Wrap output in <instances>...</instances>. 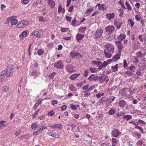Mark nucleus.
I'll use <instances>...</instances> for the list:
<instances>
[{
	"mask_svg": "<svg viewBox=\"0 0 146 146\" xmlns=\"http://www.w3.org/2000/svg\"><path fill=\"white\" fill-rule=\"evenodd\" d=\"M106 49L104 50L105 56L108 58L111 57L112 54L114 52L115 47L113 45L110 44H107L105 45Z\"/></svg>",
	"mask_w": 146,
	"mask_h": 146,
	"instance_id": "nucleus-1",
	"label": "nucleus"
},
{
	"mask_svg": "<svg viewBox=\"0 0 146 146\" xmlns=\"http://www.w3.org/2000/svg\"><path fill=\"white\" fill-rule=\"evenodd\" d=\"M6 72L7 77L11 76L13 72V66L11 65H9L5 70H4Z\"/></svg>",
	"mask_w": 146,
	"mask_h": 146,
	"instance_id": "nucleus-2",
	"label": "nucleus"
},
{
	"mask_svg": "<svg viewBox=\"0 0 146 146\" xmlns=\"http://www.w3.org/2000/svg\"><path fill=\"white\" fill-rule=\"evenodd\" d=\"M70 55L71 57L74 59H78L81 58L82 56L78 52H75L74 50L70 52Z\"/></svg>",
	"mask_w": 146,
	"mask_h": 146,
	"instance_id": "nucleus-3",
	"label": "nucleus"
},
{
	"mask_svg": "<svg viewBox=\"0 0 146 146\" xmlns=\"http://www.w3.org/2000/svg\"><path fill=\"white\" fill-rule=\"evenodd\" d=\"M29 24L28 22L25 20H23L20 22L17 25L18 28H22L27 26Z\"/></svg>",
	"mask_w": 146,
	"mask_h": 146,
	"instance_id": "nucleus-4",
	"label": "nucleus"
},
{
	"mask_svg": "<svg viewBox=\"0 0 146 146\" xmlns=\"http://www.w3.org/2000/svg\"><path fill=\"white\" fill-rule=\"evenodd\" d=\"M105 30L108 34L110 35L114 31L115 28L113 26L110 25L106 27Z\"/></svg>",
	"mask_w": 146,
	"mask_h": 146,
	"instance_id": "nucleus-5",
	"label": "nucleus"
},
{
	"mask_svg": "<svg viewBox=\"0 0 146 146\" xmlns=\"http://www.w3.org/2000/svg\"><path fill=\"white\" fill-rule=\"evenodd\" d=\"M122 23H123L120 19H117L114 20L113 24L117 29H119L120 28Z\"/></svg>",
	"mask_w": 146,
	"mask_h": 146,
	"instance_id": "nucleus-6",
	"label": "nucleus"
},
{
	"mask_svg": "<svg viewBox=\"0 0 146 146\" xmlns=\"http://www.w3.org/2000/svg\"><path fill=\"white\" fill-rule=\"evenodd\" d=\"M98 79V76L94 74H91L88 78L90 82L93 81L96 82Z\"/></svg>",
	"mask_w": 146,
	"mask_h": 146,
	"instance_id": "nucleus-7",
	"label": "nucleus"
},
{
	"mask_svg": "<svg viewBox=\"0 0 146 146\" xmlns=\"http://www.w3.org/2000/svg\"><path fill=\"white\" fill-rule=\"evenodd\" d=\"M115 44L118 50V52H121L123 48V44L122 43L119 41H115Z\"/></svg>",
	"mask_w": 146,
	"mask_h": 146,
	"instance_id": "nucleus-8",
	"label": "nucleus"
},
{
	"mask_svg": "<svg viewBox=\"0 0 146 146\" xmlns=\"http://www.w3.org/2000/svg\"><path fill=\"white\" fill-rule=\"evenodd\" d=\"M54 66V67L57 68L62 69L64 66L62 63V61L60 60H59L57 62L55 63Z\"/></svg>",
	"mask_w": 146,
	"mask_h": 146,
	"instance_id": "nucleus-9",
	"label": "nucleus"
},
{
	"mask_svg": "<svg viewBox=\"0 0 146 146\" xmlns=\"http://www.w3.org/2000/svg\"><path fill=\"white\" fill-rule=\"evenodd\" d=\"M103 33V30L101 29H98L95 33L94 35L95 38H98L102 35Z\"/></svg>",
	"mask_w": 146,
	"mask_h": 146,
	"instance_id": "nucleus-10",
	"label": "nucleus"
},
{
	"mask_svg": "<svg viewBox=\"0 0 146 146\" xmlns=\"http://www.w3.org/2000/svg\"><path fill=\"white\" fill-rule=\"evenodd\" d=\"M115 16V14L113 13H107L106 15V19L109 21H110L111 19H113Z\"/></svg>",
	"mask_w": 146,
	"mask_h": 146,
	"instance_id": "nucleus-11",
	"label": "nucleus"
},
{
	"mask_svg": "<svg viewBox=\"0 0 146 146\" xmlns=\"http://www.w3.org/2000/svg\"><path fill=\"white\" fill-rule=\"evenodd\" d=\"M50 127L52 129H56L59 130H61L63 128L62 125L60 124H55L53 125L50 126Z\"/></svg>",
	"mask_w": 146,
	"mask_h": 146,
	"instance_id": "nucleus-12",
	"label": "nucleus"
},
{
	"mask_svg": "<svg viewBox=\"0 0 146 146\" xmlns=\"http://www.w3.org/2000/svg\"><path fill=\"white\" fill-rule=\"evenodd\" d=\"M48 3V5L51 8L55 7L56 5L55 2L53 0H46Z\"/></svg>",
	"mask_w": 146,
	"mask_h": 146,
	"instance_id": "nucleus-13",
	"label": "nucleus"
},
{
	"mask_svg": "<svg viewBox=\"0 0 146 146\" xmlns=\"http://www.w3.org/2000/svg\"><path fill=\"white\" fill-rule=\"evenodd\" d=\"M47 134L49 135L52 136V137L56 138H58L59 137V135H58L57 133L53 132L48 131V133Z\"/></svg>",
	"mask_w": 146,
	"mask_h": 146,
	"instance_id": "nucleus-14",
	"label": "nucleus"
},
{
	"mask_svg": "<svg viewBox=\"0 0 146 146\" xmlns=\"http://www.w3.org/2000/svg\"><path fill=\"white\" fill-rule=\"evenodd\" d=\"M111 134L113 136L117 137L120 135L121 133L119 132L117 129H115L112 132Z\"/></svg>",
	"mask_w": 146,
	"mask_h": 146,
	"instance_id": "nucleus-15",
	"label": "nucleus"
},
{
	"mask_svg": "<svg viewBox=\"0 0 146 146\" xmlns=\"http://www.w3.org/2000/svg\"><path fill=\"white\" fill-rule=\"evenodd\" d=\"M84 35L78 33L76 36V39L78 42L80 41L84 37Z\"/></svg>",
	"mask_w": 146,
	"mask_h": 146,
	"instance_id": "nucleus-16",
	"label": "nucleus"
},
{
	"mask_svg": "<svg viewBox=\"0 0 146 146\" xmlns=\"http://www.w3.org/2000/svg\"><path fill=\"white\" fill-rule=\"evenodd\" d=\"M136 55L137 58L140 59H141L145 55V54H143V52L141 51L136 52Z\"/></svg>",
	"mask_w": 146,
	"mask_h": 146,
	"instance_id": "nucleus-17",
	"label": "nucleus"
},
{
	"mask_svg": "<svg viewBox=\"0 0 146 146\" xmlns=\"http://www.w3.org/2000/svg\"><path fill=\"white\" fill-rule=\"evenodd\" d=\"M121 53L118 52V53L115 55L112 58L113 62H115L120 58Z\"/></svg>",
	"mask_w": 146,
	"mask_h": 146,
	"instance_id": "nucleus-18",
	"label": "nucleus"
},
{
	"mask_svg": "<svg viewBox=\"0 0 146 146\" xmlns=\"http://www.w3.org/2000/svg\"><path fill=\"white\" fill-rule=\"evenodd\" d=\"M98 7V9L100 10H103L106 9V5L104 4H98L96 5V7Z\"/></svg>",
	"mask_w": 146,
	"mask_h": 146,
	"instance_id": "nucleus-19",
	"label": "nucleus"
},
{
	"mask_svg": "<svg viewBox=\"0 0 146 146\" xmlns=\"http://www.w3.org/2000/svg\"><path fill=\"white\" fill-rule=\"evenodd\" d=\"M6 76L7 77L6 72L3 70L0 74V80L1 81L3 80L5 78H5Z\"/></svg>",
	"mask_w": 146,
	"mask_h": 146,
	"instance_id": "nucleus-20",
	"label": "nucleus"
},
{
	"mask_svg": "<svg viewBox=\"0 0 146 146\" xmlns=\"http://www.w3.org/2000/svg\"><path fill=\"white\" fill-rule=\"evenodd\" d=\"M31 35L33 36L39 37L41 36L42 35V34L38 31H34L32 33Z\"/></svg>",
	"mask_w": 146,
	"mask_h": 146,
	"instance_id": "nucleus-21",
	"label": "nucleus"
},
{
	"mask_svg": "<svg viewBox=\"0 0 146 146\" xmlns=\"http://www.w3.org/2000/svg\"><path fill=\"white\" fill-rule=\"evenodd\" d=\"M65 12V9L62 7L61 4H59L58 7V12L59 13H64Z\"/></svg>",
	"mask_w": 146,
	"mask_h": 146,
	"instance_id": "nucleus-22",
	"label": "nucleus"
},
{
	"mask_svg": "<svg viewBox=\"0 0 146 146\" xmlns=\"http://www.w3.org/2000/svg\"><path fill=\"white\" fill-rule=\"evenodd\" d=\"M27 30H25L23 31L19 35V37L21 38H23V37H26L27 35V33L28 32Z\"/></svg>",
	"mask_w": 146,
	"mask_h": 146,
	"instance_id": "nucleus-23",
	"label": "nucleus"
},
{
	"mask_svg": "<svg viewBox=\"0 0 146 146\" xmlns=\"http://www.w3.org/2000/svg\"><path fill=\"white\" fill-rule=\"evenodd\" d=\"M109 62H107L106 61H104L99 67L98 69L99 70H101L103 68L107 66Z\"/></svg>",
	"mask_w": 146,
	"mask_h": 146,
	"instance_id": "nucleus-24",
	"label": "nucleus"
},
{
	"mask_svg": "<svg viewBox=\"0 0 146 146\" xmlns=\"http://www.w3.org/2000/svg\"><path fill=\"white\" fill-rule=\"evenodd\" d=\"M80 74L79 73H76L71 75L70 77V78L72 80H74Z\"/></svg>",
	"mask_w": 146,
	"mask_h": 146,
	"instance_id": "nucleus-25",
	"label": "nucleus"
},
{
	"mask_svg": "<svg viewBox=\"0 0 146 146\" xmlns=\"http://www.w3.org/2000/svg\"><path fill=\"white\" fill-rule=\"evenodd\" d=\"M119 104L120 107L123 108L125 107L126 104V102L124 100H121L119 102Z\"/></svg>",
	"mask_w": 146,
	"mask_h": 146,
	"instance_id": "nucleus-26",
	"label": "nucleus"
},
{
	"mask_svg": "<svg viewBox=\"0 0 146 146\" xmlns=\"http://www.w3.org/2000/svg\"><path fill=\"white\" fill-rule=\"evenodd\" d=\"M42 100L40 99H38L37 100V102L36 103L33 107L34 109H35L38 106L39 104L41 103Z\"/></svg>",
	"mask_w": 146,
	"mask_h": 146,
	"instance_id": "nucleus-27",
	"label": "nucleus"
},
{
	"mask_svg": "<svg viewBox=\"0 0 146 146\" xmlns=\"http://www.w3.org/2000/svg\"><path fill=\"white\" fill-rule=\"evenodd\" d=\"M125 5L127 7V9L129 10L130 11L132 9V7L130 4L129 3L126 1L125 3Z\"/></svg>",
	"mask_w": 146,
	"mask_h": 146,
	"instance_id": "nucleus-28",
	"label": "nucleus"
},
{
	"mask_svg": "<svg viewBox=\"0 0 146 146\" xmlns=\"http://www.w3.org/2000/svg\"><path fill=\"white\" fill-rule=\"evenodd\" d=\"M126 36L125 35L123 34H120L118 37V39L119 40L122 41L123 39H125V38Z\"/></svg>",
	"mask_w": 146,
	"mask_h": 146,
	"instance_id": "nucleus-29",
	"label": "nucleus"
},
{
	"mask_svg": "<svg viewBox=\"0 0 146 146\" xmlns=\"http://www.w3.org/2000/svg\"><path fill=\"white\" fill-rule=\"evenodd\" d=\"M92 64L94 65L98 66L102 64V62L98 61H94L92 62Z\"/></svg>",
	"mask_w": 146,
	"mask_h": 146,
	"instance_id": "nucleus-30",
	"label": "nucleus"
},
{
	"mask_svg": "<svg viewBox=\"0 0 146 146\" xmlns=\"http://www.w3.org/2000/svg\"><path fill=\"white\" fill-rule=\"evenodd\" d=\"M118 68V64H116L114 66H111V68L113 72H115L117 70Z\"/></svg>",
	"mask_w": 146,
	"mask_h": 146,
	"instance_id": "nucleus-31",
	"label": "nucleus"
},
{
	"mask_svg": "<svg viewBox=\"0 0 146 146\" xmlns=\"http://www.w3.org/2000/svg\"><path fill=\"white\" fill-rule=\"evenodd\" d=\"M86 27H80V28L78 29V31L79 32L84 33L86 29Z\"/></svg>",
	"mask_w": 146,
	"mask_h": 146,
	"instance_id": "nucleus-32",
	"label": "nucleus"
},
{
	"mask_svg": "<svg viewBox=\"0 0 146 146\" xmlns=\"http://www.w3.org/2000/svg\"><path fill=\"white\" fill-rule=\"evenodd\" d=\"M93 9L92 8H90L89 9H87L85 13L86 15L87 16L91 12L93 11Z\"/></svg>",
	"mask_w": 146,
	"mask_h": 146,
	"instance_id": "nucleus-33",
	"label": "nucleus"
},
{
	"mask_svg": "<svg viewBox=\"0 0 146 146\" xmlns=\"http://www.w3.org/2000/svg\"><path fill=\"white\" fill-rule=\"evenodd\" d=\"M128 24L129 25H130L131 27H132L134 25V23L131 19H129L128 20Z\"/></svg>",
	"mask_w": 146,
	"mask_h": 146,
	"instance_id": "nucleus-34",
	"label": "nucleus"
},
{
	"mask_svg": "<svg viewBox=\"0 0 146 146\" xmlns=\"http://www.w3.org/2000/svg\"><path fill=\"white\" fill-rule=\"evenodd\" d=\"M9 90V88L7 86H4L2 88V92L3 93H6Z\"/></svg>",
	"mask_w": 146,
	"mask_h": 146,
	"instance_id": "nucleus-35",
	"label": "nucleus"
},
{
	"mask_svg": "<svg viewBox=\"0 0 146 146\" xmlns=\"http://www.w3.org/2000/svg\"><path fill=\"white\" fill-rule=\"evenodd\" d=\"M18 23L17 20L15 19H13H13L12 20L11 22V24L12 25H16Z\"/></svg>",
	"mask_w": 146,
	"mask_h": 146,
	"instance_id": "nucleus-36",
	"label": "nucleus"
},
{
	"mask_svg": "<svg viewBox=\"0 0 146 146\" xmlns=\"http://www.w3.org/2000/svg\"><path fill=\"white\" fill-rule=\"evenodd\" d=\"M132 118L131 116L130 115H127L124 116L123 118L127 120H128Z\"/></svg>",
	"mask_w": 146,
	"mask_h": 146,
	"instance_id": "nucleus-37",
	"label": "nucleus"
},
{
	"mask_svg": "<svg viewBox=\"0 0 146 146\" xmlns=\"http://www.w3.org/2000/svg\"><path fill=\"white\" fill-rule=\"evenodd\" d=\"M112 145V146H116L117 144L116 139L115 138H112L111 139Z\"/></svg>",
	"mask_w": 146,
	"mask_h": 146,
	"instance_id": "nucleus-38",
	"label": "nucleus"
},
{
	"mask_svg": "<svg viewBox=\"0 0 146 146\" xmlns=\"http://www.w3.org/2000/svg\"><path fill=\"white\" fill-rule=\"evenodd\" d=\"M118 11L119 12V16L120 17H122L123 16V13L124 12L123 10L122 9H119Z\"/></svg>",
	"mask_w": 146,
	"mask_h": 146,
	"instance_id": "nucleus-39",
	"label": "nucleus"
},
{
	"mask_svg": "<svg viewBox=\"0 0 146 146\" xmlns=\"http://www.w3.org/2000/svg\"><path fill=\"white\" fill-rule=\"evenodd\" d=\"M38 126V125L37 124L35 123H33L32 124L31 126V128L34 130H35L36 128Z\"/></svg>",
	"mask_w": 146,
	"mask_h": 146,
	"instance_id": "nucleus-40",
	"label": "nucleus"
},
{
	"mask_svg": "<svg viewBox=\"0 0 146 146\" xmlns=\"http://www.w3.org/2000/svg\"><path fill=\"white\" fill-rule=\"evenodd\" d=\"M89 70L92 72V73H95L97 72L98 71V70L96 68H93L92 67H90L89 68Z\"/></svg>",
	"mask_w": 146,
	"mask_h": 146,
	"instance_id": "nucleus-41",
	"label": "nucleus"
},
{
	"mask_svg": "<svg viewBox=\"0 0 146 146\" xmlns=\"http://www.w3.org/2000/svg\"><path fill=\"white\" fill-rule=\"evenodd\" d=\"M115 112V110L113 109H111L109 111V114L111 115L114 114Z\"/></svg>",
	"mask_w": 146,
	"mask_h": 146,
	"instance_id": "nucleus-42",
	"label": "nucleus"
},
{
	"mask_svg": "<svg viewBox=\"0 0 146 146\" xmlns=\"http://www.w3.org/2000/svg\"><path fill=\"white\" fill-rule=\"evenodd\" d=\"M135 128L137 129H138L140 131V132L141 133H143V129L140 127L138 126L137 125H136L135 127Z\"/></svg>",
	"mask_w": 146,
	"mask_h": 146,
	"instance_id": "nucleus-43",
	"label": "nucleus"
},
{
	"mask_svg": "<svg viewBox=\"0 0 146 146\" xmlns=\"http://www.w3.org/2000/svg\"><path fill=\"white\" fill-rule=\"evenodd\" d=\"M39 129L38 130V131H39L40 130L43 131L44 129H47L46 127H44L42 126H40L39 127Z\"/></svg>",
	"mask_w": 146,
	"mask_h": 146,
	"instance_id": "nucleus-44",
	"label": "nucleus"
},
{
	"mask_svg": "<svg viewBox=\"0 0 146 146\" xmlns=\"http://www.w3.org/2000/svg\"><path fill=\"white\" fill-rule=\"evenodd\" d=\"M55 112L53 111H50L48 112V115L49 116H52L54 114Z\"/></svg>",
	"mask_w": 146,
	"mask_h": 146,
	"instance_id": "nucleus-45",
	"label": "nucleus"
},
{
	"mask_svg": "<svg viewBox=\"0 0 146 146\" xmlns=\"http://www.w3.org/2000/svg\"><path fill=\"white\" fill-rule=\"evenodd\" d=\"M70 107L73 110H76L77 109L76 106L73 104L70 105Z\"/></svg>",
	"mask_w": 146,
	"mask_h": 146,
	"instance_id": "nucleus-46",
	"label": "nucleus"
},
{
	"mask_svg": "<svg viewBox=\"0 0 146 146\" xmlns=\"http://www.w3.org/2000/svg\"><path fill=\"white\" fill-rule=\"evenodd\" d=\"M61 31L62 33L67 32L68 31V28H62L61 29Z\"/></svg>",
	"mask_w": 146,
	"mask_h": 146,
	"instance_id": "nucleus-47",
	"label": "nucleus"
},
{
	"mask_svg": "<svg viewBox=\"0 0 146 146\" xmlns=\"http://www.w3.org/2000/svg\"><path fill=\"white\" fill-rule=\"evenodd\" d=\"M12 19L13 18L12 17H9L7 18L6 23V24H8L10 23L11 22Z\"/></svg>",
	"mask_w": 146,
	"mask_h": 146,
	"instance_id": "nucleus-48",
	"label": "nucleus"
},
{
	"mask_svg": "<svg viewBox=\"0 0 146 146\" xmlns=\"http://www.w3.org/2000/svg\"><path fill=\"white\" fill-rule=\"evenodd\" d=\"M89 73V71L87 70H86L84 71V74L83 75L85 77H87Z\"/></svg>",
	"mask_w": 146,
	"mask_h": 146,
	"instance_id": "nucleus-49",
	"label": "nucleus"
},
{
	"mask_svg": "<svg viewBox=\"0 0 146 146\" xmlns=\"http://www.w3.org/2000/svg\"><path fill=\"white\" fill-rule=\"evenodd\" d=\"M65 18L67 21L69 22H70L71 21V18L69 16H66L65 17Z\"/></svg>",
	"mask_w": 146,
	"mask_h": 146,
	"instance_id": "nucleus-50",
	"label": "nucleus"
},
{
	"mask_svg": "<svg viewBox=\"0 0 146 146\" xmlns=\"http://www.w3.org/2000/svg\"><path fill=\"white\" fill-rule=\"evenodd\" d=\"M38 54L39 55H41L43 54V52L41 49H39L37 51Z\"/></svg>",
	"mask_w": 146,
	"mask_h": 146,
	"instance_id": "nucleus-51",
	"label": "nucleus"
},
{
	"mask_svg": "<svg viewBox=\"0 0 146 146\" xmlns=\"http://www.w3.org/2000/svg\"><path fill=\"white\" fill-rule=\"evenodd\" d=\"M74 8L73 5H71L70 7L69 8L68 11L69 12H71Z\"/></svg>",
	"mask_w": 146,
	"mask_h": 146,
	"instance_id": "nucleus-52",
	"label": "nucleus"
},
{
	"mask_svg": "<svg viewBox=\"0 0 146 146\" xmlns=\"http://www.w3.org/2000/svg\"><path fill=\"white\" fill-rule=\"evenodd\" d=\"M135 18L137 21H139L140 20V18L137 15H136L135 16Z\"/></svg>",
	"mask_w": 146,
	"mask_h": 146,
	"instance_id": "nucleus-53",
	"label": "nucleus"
},
{
	"mask_svg": "<svg viewBox=\"0 0 146 146\" xmlns=\"http://www.w3.org/2000/svg\"><path fill=\"white\" fill-rule=\"evenodd\" d=\"M44 91L45 90H42L40 93V95L44 96H45L47 94L46 92H44Z\"/></svg>",
	"mask_w": 146,
	"mask_h": 146,
	"instance_id": "nucleus-54",
	"label": "nucleus"
},
{
	"mask_svg": "<svg viewBox=\"0 0 146 146\" xmlns=\"http://www.w3.org/2000/svg\"><path fill=\"white\" fill-rule=\"evenodd\" d=\"M127 65V63L126 60H124L123 61V66L124 68L126 67Z\"/></svg>",
	"mask_w": 146,
	"mask_h": 146,
	"instance_id": "nucleus-55",
	"label": "nucleus"
},
{
	"mask_svg": "<svg viewBox=\"0 0 146 146\" xmlns=\"http://www.w3.org/2000/svg\"><path fill=\"white\" fill-rule=\"evenodd\" d=\"M76 22V21L75 19L72 21L71 25L73 26H75V23Z\"/></svg>",
	"mask_w": 146,
	"mask_h": 146,
	"instance_id": "nucleus-56",
	"label": "nucleus"
},
{
	"mask_svg": "<svg viewBox=\"0 0 146 146\" xmlns=\"http://www.w3.org/2000/svg\"><path fill=\"white\" fill-rule=\"evenodd\" d=\"M56 74V73L55 72H53L52 73H51L50 75V78H53V77L55 76V74Z\"/></svg>",
	"mask_w": 146,
	"mask_h": 146,
	"instance_id": "nucleus-57",
	"label": "nucleus"
},
{
	"mask_svg": "<svg viewBox=\"0 0 146 146\" xmlns=\"http://www.w3.org/2000/svg\"><path fill=\"white\" fill-rule=\"evenodd\" d=\"M138 121L139 122L141 123L142 125H145L146 124V123L144 121L140 119H139Z\"/></svg>",
	"mask_w": 146,
	"mask_h": 146,
	"instance_id": "nucleus-58",
	"label": "nucleus"
},
{
	"mask_svg": "<svg viewBox=\"0 0 146 146\" xmlns=\"http://www.w3.org/2000/svg\"><path fill=\"white\" fill-rule=\"evenodd\" d=\"M143 144L142 140H140L137 143V145H141Z\"/></svg>",
	"mask_w": 146,
	"mask_h": 146,
	"instance_id": "nucleus-59",
	"label": "nucleus"
},
{
	"mask_svg": "<svg viewBox=\"0 0 146 146\" xmlns=\"http://www.w3.org/2000/svg\"><path fill=\"white\" fill-rule=\"evenodd\" d=\"M39 110H38V111H37L36 112L34 113V114H33L32 116L33 117V118H34L37 115V114L38 113V112L39 111Z\"/></svg>",
	"mask_w": 146,
	"mask_h": 146,
	"instance_id": "nucleus-60",
	"label": "nucleus"
},
{
	"mask_svg": "<svg viewBox=\"0 0 146 146\" xmlns=\"http://www.w3.org/2000/svg\"><path fill=\"white\" fill-rule=\"evenodd\" d=\"M89 86V85H85L82 87V88L84 90H86L88 88Z\"/></svg>",
	"mask_w": 146,
	"mask_h": 146,
	"instance_id": "nucleus-61",
	"label": "nucleus"
},
{
	"mask_svg": "<svg viewBox=\"0 0 146 146\" xmlns=\"http://www.w3.org/2000/svg\"><path fill=\"white\" fill-rule=\"evenodd\" d=\"M67 108L66 106L65 105H63L62 106L61 108V109L62 110H66V108Z\"/></svg>",
	"mask_w": 146,
	"mask_h": 146,
	"instance_id": "nucleus-62",
	"label": "nucleus"
},
{
	"mask_svg": "<svg viewBox=\"0 0 146 146\" xmlns=\"http://www.w3.org/2000/svg\"><path fill=\"white\" fill-rule=\"evenodd\" d=\"M98 11L96 10L93 13L92 15V17L95 16L96 15H97L98 13Z\"/></svg>",
	"mask_w": 146,
	"mask_h": 146,
	"instance_id": "nucleus-63",
	"label": "nucleus"
},
{
	"mask_svg": "<svg viewBox=\"0 0 146 146\" xmlns=\"http://www.w3.org/2000/svg\"><path fill=\"white\" fill-rule=\"evenodd\" d=\"M45 117V115H43L41 116H39L38 117V118L40 120H43L44 119Z\"/></svg>",
	"mask_w": 146,
	"mask_h": 146,
	"instance_id": "nucleus-64",
	"label": "nucleus"
}]
</instances>
